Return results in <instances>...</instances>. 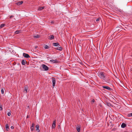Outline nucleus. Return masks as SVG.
<instances>
[{
  "mask_svg": "<svg viewBox=\"0 0 132 132\" xmlns=\"http://www.w3.org/2000/svg\"><path fill=\"white\" fill-rule=\"evenodd\" d=\"M98 75L101 79H103L106 82L108 81V80L106 79V74L105 72H100L98 73Z\"/></svg>",
  "mask_w": 132,
  "mask_h": 132,
  "instance_id": "f257e3e1",
  "label": "nucleus"
},
{
  "mask_svg": "<svg viewBox=\"0 0 132 132\" xmlns=\"http://www.w3.org/2000/svg\"><path fill=\"white\" fill-rule=\"evenodd\" d=\"M112 38L110 37L109 39H108L107 43L108 45H110L112 44Z\"/></svg>",
  "mask_w": 132,
  "mask_h": 132,
  "instance_id": "f03ea898",
  "label": "nucleus"
},
{
  "mask_svg": "<svg viewBox=\"0 0 132 132\" xmlns=\"http://www.w3.org/2000/svg\"><path fill=\"white\" fill-rule=\"evenodd\" d=\"M42 67L45 71H47L49 69V68L46 65L42 64Z\"/></svg>",
  "mask_w": 132,
  "mask_h": 132,
  "instance_id": "7ed1b4c3",
  "label": "nucleus"
},
{
  "mask_svg": "<svg viewBox=\"0 0 132 132\" xmlns=\"http://www.w3.org/2000/svg\"><path fill=\"white\" fill-rule=\"evenodd\" d=\"M56 122V120L55 119L53 121V122L52 124V129H54L55 127V123Z\"/></svg>",
  "mask_w": 132,
  "mask_h": 132,
  "instance_id": "20e7f679",
  "label": "nucleus"
},
{
  "mask_svg": "<svg viewBox=\"0 0 132 132\" xmlns=\"http://www.w3.org/2000/svg\"><path fill=\"white\" fill-rule=\"evenodd\" d=\"M52 83H53V87H54V86H55V79L53 77L52 78Z\"/></svg>",
  "mask_w": 132,
  "mask_h": 132,
  "instance_id": "39448f33",
  "label": "nucleus"
},
{
  "mask_svg": "<svg viewBox=\"0 0 132 132\" xmlns=\"http://www.w3.org/2000/svg\"><path fill=\"white\" fill-rule=\"evenodd\" d=\"M23 56L25 57L29 58H30V57L28 55V54H26L25 53H23Z\"/></svg>",
  "mask_w": 132,
  "mask_h": 132,
  "instance_id": "423d86ee",
  "label": "nucleus"
},
{
  "mask_svg": "<svg viewBox=\"0 0 132 132\" xmlns=\"http://www.w3.org/2000/svg\"><path fill=\"white\" fill-rule=\"evenodd\" d=\"M28 86L26 85L24 86V91H25L26 93L27 92V90H28Z\"/></svg>",
  "mask_w": 132,
  "mask_h": 132,
  "instance_id": "0eeeda50",
  "label": "nucleus"
},
{
  "mask_svg": "<svg viewBox=\"0 0 132 132\" xmlns=\"http://www.w3.org/2000/svg\"><path fill=\"white\" fill-rule=\"evenodd\" d=\"M102 87L104 88L109 90H112V88H110L108 86H103Z\"/></svg>",
  "mask_w": 132,
  "mask_h": 132,
  "instance_id": "6e6552de",
  "label": "nucleus"
},
{
  "mask_svg": "<svg viewBox=\"0 0 132 132\" xmlns=\"http://www.w3.org/2000/svg\"><path fill=\"white\" fill-rule=\"evenodd\" d=\"M55 49L56 50H59V51H61L62 50V48L60 46H58L57 47L55 48Z\"/></svg>",
  "mask_w": 132,
  "mask_h": 132,
  "instance_id": "1a4fd4ad",
  "label": "nucleus"
},
{
  "mask_svg": "<svg viewBox=\"0 0 132 132\" xmlns=\"http://www.w3.org/2000/svg\"><path fill=\"white\" fill-rule=\"evenodd\" d=\"M50 61L53 63H57L59 62V61H58L57 60H50Z\"/></svg>",
  "mask_w": 132,
  "mask_h": 132,
  "instance_id": "9d476101",
  "label": "nucleus"
},
{
  "mask_svg": "<svg viewBox=\"0 0 132 132\" xmlns=\"http://www.w3.org/2000/svg\"><path fill=\"white\" fill-rule=\"evenodd\" d=\"M52 44L53 46H60V45H59V44L58 43H53Z\"/></svg>",
  "mask_w": 132,
  "mask_h": 132,
  "instance_id": "9b49d317",
  "label": "nucleus"
},
{
  "mask_svg": "<svg viewBox=\"0 0 132 132\" xmlns=\"http://www.w3.org/2000/svg\"><path fill=\"white\" fill-rule=\"evenodd\" d=\"M77 126H78L76 127V129L78 132H79L80 131V127L78 125Z\"/></svg>",
  "mask_w": 132,
  "mask_h": 132,
  "instance_id": "f8f14e48",
  "label": "nucleus"
},
{
  "mask_svg": "<svg viewBox=\"0 0 132 132\" xmlns=\"http://www.w3.org/2000/svg\"><path fill=\"white\" fill-rule=\"evenodd\" d=\"M54 36L53 35H50L49 36V37L48 38V39L50 40H52L54 39Z\"/></svg>",
  "mask_w": 132,
  "mask_h": 132,
  "instance_id": "ddd939ff",
  "label": "nucleus"
},
{
  "mask_svg": "<svg viewBox=\"0 0 132 132\" xmlns=\"http://www.w3.org/2000/svg\"><path fill=\"white\" fill-rule=\"evenodd\" d=\"M36 130L38 132H39L40 131V130L39 129V125H36Z\"/></svg>",
  "mask_w": 132,
  "mask_h": 132,
  "instance_id": "4468645a",
  "label": "nucleus"
},
{
  "mask_svg": "<svg viewBox=\"0 0 132 132\" xmlns=\"http://www.w3.org/2000/svg\"><path fill=\"white\" fill-rule=\"evenodd\" d=\"M21 30H17L15 32V33L16 34H18L21 33Z\"/></svg>",
  "mask_w": 132,
  "mask_h": 132,
  "instance_id": "2eb2a0df",
  "label": "nucleus"
},
{
  "mask_svg": "<svg viewBox=\"0 0 132 132\" xmlns=\"http://www.w3.org/2000/svg\"><path fill=\"white\" fill-rule=\"evenodd\" d=\"M126 126V125L124 123H123L121 125V127L122 128H124Z\"/></svg>",
  "mask_w": 132,
  "mask_h": 132,
  "instance_id": "dca6fc26",
  "label": "nucleus"
},
{
  "mask_svg": "<svg viewBox=\"0 0 132 132\" xmlns=\"http://www.w3.org/2000/svg\"><path fill=\"white\" fill-rule=\"evenodd\" d=\"M33 37L35 38H38L40 37V36L39 35H34L33 36Z\"/></svg>",
  "mask_w": 132,
  "mask_h": 132,
  "instance_id": "f3484780",
  "label": "nucleus"
},
{
  "mask_svg": "<svg viewBox=\"0 0 132 132\" xmlns=\"http://www.w3.org/2000/svg\"><path fill=\"white\" fill-rule=\"evenodd\" d=\"M23 3V2L22 1H21L18 2L17 4L18 5H21Z\"/></svg>",
  "mask_w": 132,
  "mask_h": 132,
  "instance_id": "a211bd4d",
  "label": "nucleus"
},
{
  "mask_svg": "<svg viewBox=\"0 0 132 132\" xmlns=\"http://www.w3.org/2000/svg\"><path fill=\"white\" fill-rule=\"evenodd\" d=\"M44 48L45 49H49L50 48V47L46 45H44Z\"/></svg>",
  "mask_w": 132,
  "mask_h": 132,
  "instance_id": "6ab92c4d",
  "label": "nucleus"
},
{
  "mask_svg": "<svg viewBox=\"0 0 132 132\" xmlns=\"http://www.w3.org/2000/svg\"><path fill=\"white\" fill-rule=\"evenodd\" d=\"M26 61H25L24 60H23L22 61V64L23 65H25L26 64Z\"/></svg>",
  "mask_w": 132,
  "mask_h": 132,
  "instance_id": "aec40b11",
  "label": "nucleus"
},
{
  "mask_svg": "<svg viewBox=\"0 0 132 132\" xmlns=\"http://www.w3.org/2000/svg\"><path fill=\"white\" fill-rule=\"evenodd\" d=\"M4 90H5L4 88L3 87L1 89V92L2 94H4Z\"/></svg>",
  "mask_w": 132,
  "mask_h": 132,
  "instance_id": "412c9836",
  "label": "nucleus"
},
{
  "mask_svg": "<svg viewBox=\"0 0 132 132\" xmlns=\"http://www.w3.org/2000/svg\"><path fill=\"white\" fill-rule=\"evenodd\" d=\"M5 128L7 131L8 130V129H9V127L8 124H6Z\"/></svg>",
  "mask_w": 132,
  "mask_h": 132,
  "instance_id": "4be33fe9",
  "label": "nucleus"
},
{
  "mask_svg": "<svg viewBox=\"0 0 132 132\" xmlns=\"http://www.w3.org/2000/svg\"><path fill=\"white\" fill-rule=\"evenodd\" d=\"M44 7H39L38 9V10L39 11H41L43 10V9H44Z\"/></svg>",
  "mask_w": 132,
  "mask_h": 132,
  "instance_id": "5701e85b",
  "label": "nucleus"
},
{
  "mask_svg": "<svg viewBox=\"0 0 132 132\" xmlns=\"http://www.w3.org/2000/svg\"><path fill=\"white\" fill-rule=\"evenodd\" d=\"M5 26V24H1L0 26V28H2V27H4Z\"/></svg>",
  "mask_w": 132,
  "mask_h": 132,
  "instance_id": "b1692460",
  "label": "nucleus"
},
{
  "mask_svg": "<svg viewBox=\"0 0 132 132\" xmlns=\"http://www.w3.org/2000/svg\"><path fill=\"white\" fill-rule=\"evenodd\" d=\"M127 116L128 117H132V113L128 114Z\"/></svg>",
  "mask_w": 132,
  "mask_h": 132,
  "instance_id": "393cba45",
  "label": "nucleus"
},
{
  "mask_svg": "<svg viewBox=\"0 0 132 132\" xmlns=\"http://www.w3.org/2000/svg\"><path fill=\"white\" fill-rule=\"evenodd\" d=\"M11 112H8L7 113V115L8 116H10L11 115Z\"/></svg>",
  "mask_w": 132,
  "mask_h": 132,
  "instance_id": "a878e982",
  "label": "nucleus"
},
{
  "mask_svg": "<svg viewBox=\"0 0 132 132\" xmlns=\"http://www.w3.org/2000/svg\"><path fill=\"white\" fill-rule=\"evenodd\" d=\"M35 126V125L34 124V123H32V126H31L32 127H34Z\"/></svg>",
  "mask_w": 132,
  "mask_h": 132,
  "instance_id": "bb28decb",
  "label": "nucleus"
},
{
  "mask_svg": "<svg viewBox=\"0 0 132 132\" xmlns=\"http://www.w3.org/2000/svg\"><path fill=\"white\" fill-rule=\"evenodd\" d=\"M34 127H31L30 129L31 131H33L34 130Z\"/></svg>",
  "mask_w": 132,
  "mask_h": 132,
  "instance_id": "cd10ccee",
  "label": "nucleus"
},
{
  "mask_svg": "<svg viewBox=\"0 0 132 132\" xmlns=\"http://www.w3.org/2000/svg\"><path fill=\"white\" fill-rule=\"evenodd\" d=\"M3 110V108L2 106H0V111H2Z\"/></svg>",
  "mask_w": 132,
  "mask_h": 132,
  "instance_id": "c85d7f7f",
  "label": "nucleus"
},
{
  "mask_svg": "<svg viewBox=\"0 0 132 132\" xmlns=\"http://www.w3.org/2000/svg\"><path fill=\"white\" fill-rule=\"evenodd\" d=\"M58 128L59 129L61 128L60 125H58Z\"/></svg>",
  "mask_w": 132,
  "mask_h": 132,
  "instance_id": "c756f323",
  "label": "nucleus"
},
{
  "mask_svg": "<svg viewBox=\"0 0 132 132\" xmlns=\"http://www.w3.org/2000/svg\"><path fill=\"white\" fill-rule=\"evenodd\" d=\"M110 123L111 124V126L112 125V121H111L110 122Z\"/></svg>",
  "mask_w": 132,
  "mask_h": 132,
  "instance_id": "7c9ffc66",
  "label": "nucleus"
},
{
  "mask_svg": "<svg viewBox=\"0 0 132 132\" xmlns=\"http://www.w3.org/2000/svg\"><path fill=\"white\" fill-rule=\"evenodd\" d=\"M100 20V18H97L96 20V21H99Z\"/></svg>",
  "mask_w": 132,
  "mask_h": 132,
  "instance_id": "2f4dec72",
  "label": "nucleus"
},
{
  "mask_svg": "<svg viewBox=\"0 0 132 132\" xmlns=\"http://www.w3.org/2000/svg\"><path fill=\"white\" fill-rule=\"evenodd\" d=\"M13 17V15H11L10 17V19H11Z\"/></svg>",
  "mask_w": 132,
  "mask_h": 132,
  "instance_id": "473e14b6",
  "label": "nucleus"
},
{
  "mask_svg": "<svg viewBox=\"0 0 132 132\" xmlns=\"http://www.w3.org/2000/svg\"><path fill=\"white\" fill-rule=\"evenodd\" d=\"M95 100L94 99H93L92 101V102H95Z\"/></svg>",
  "mask_w": 132,
  "mask_h": 132,
  "instance_id": "72a5a7b5",
  "label": "nucleus"
},
{
  "mask_svg": "<svg viewBox=\"0 0 132 132\" xmlns=\"http://www.w3.org/2000/svg\"><path fill=\"white\" fill-rule=\"evenodd\" d=\"M11 129H13L14 128V127L13 126H11Z\"/></svg>",
  "mask_w": 132,
  "mask_h": 132,
  "instance_id": "f704fd0d",
  "label": "nucleus"
},
{
  "mask_svg": "<svg viewBox=\"0 0 132 132\" xmlns=\"http://www.w3.org/2000/svg\"><path fill=\"white\" fill-rule=\"evenodd\" d=\"M38 47V46H35V49H36Z\"/></svg>",
  "mask_w": 132,
  "mask_h": 132,
  "instance_id": "c9c22d12",
  "label": "nucleus"
},
{
  "mask_svg": "<svg viewBox=\"0 0 132 132\" xmlns=\"http://www.w3.org/2000/svg\"><path fill=\"white\" fill-rule=\"evenodd\" d=\"M29 118V116L28 115H27V118Z\"/></svg>",
  "mask_w": 132,
  "mask_h": 132,
  "instance_id": "e433bc0d",
  "label": "nucleus"
},
{
  "mask_svg": "<svg viewBox=\"0 0 132 132\" xmlns=\"http://www.w3.org/2000/svg\"><path fill=\"white\" fill-rule=\"evenodd\" d=\"M80 63L82 65L83 64V63Z\"/></svg>",
  "mask_w": 132,
  "mask_h": 132,
  "instance_id": "4c0bfd02",
  "label": "nucleus"
},
{
  "mask_svg": "<svg viewBox=\"0 0 132 132\" xmlns=\"http://www.w3.org/2000/svg\"><path fill=\"white\" fill-rule=\"evenodd\" d=\"M53 22H51L52 23H53Z\"/></svg>",
  "mask_w": 132,
  "mask_h": 132,
  "instance_id": "58836bf2",
  "label": "nucleus"
},
{
  "mask_svg": "<svg viewBox=\"0 0 132 132\" xmlns=\"http://www.w3.org/2000/svg\"><path fill=\"white\" fill-rule=\"evenodd\" d=\"M108 124V126H109V124Z\"/></svg>",
  "mask_w": 132,
  "mask_h": 132,
  "instance_id": "ea45409f",
  "label": "nucleus"
},
{
  "mask_svg": "<svg viewBox=\"0 0 132 132\" xmlns=\"http://www.w3.org/2000/svg\"><path fill=\"white\" fill-rule=\"evenodd\" d=\"M29 107V106H28V107Z\"/></svg>",
  "mask_w": 132,
  "mask_h": 132,
  "instance_id": "a19ab883",
  "label": "nucleus"
},
{
  "mask_svg": "<svg viewBox=\"0 0 132 132\" xmlns=\"http://www.w3.org/2000/svg\"><path fill=\"white\" fill-rule=\"evenodd\" d=\"M126 132V131H125V132Z\"/></svg>",
  "mask_w": 132,
  "mask_h": 132,
  "instance_id": "79ce46f5",
  "label": "nucleus"
},
{
  "mask_svg": "<svg viewBox=\"0 0 132 132\" xmlns=\"http://www.w3.org/2000/svg\"><path fill=\"white\" fill-rule=\"evenodd\" d=\"M131 132H132V131H131Z\"/></svg>",
  "mask_w": 132,
  "mask_h": 132,
  "instance_id": "37998d69",
  "label": "nucleus"
}]
</instances>
